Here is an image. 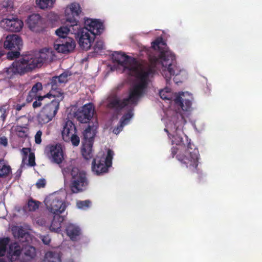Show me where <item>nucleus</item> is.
<instances>
[{"label": "nucleus", "mask_w": 262, "mask_h": 262, "mask_svg": "<svg viewBox=\"0 0 262 262\" xmlns=\"http://www.w3.org/2000/svg\"><path fill=\"white\" fill-rule=\"evenodd\" d=\"M148 59L150 65L144 67L137 61L129 71L130 74L136 76L139 80V82L132 87L129 90L138 100L147 86L149 76L154 74L155 68L157 64H162V75L165 78L167 83L169 82L172 76L177 75L180 72L176 66L174 54L168 50L161 51L158 55L149 54Z\"/></svg>", "instance_id": "obj_1"}, {"label": "nucleus", "mask_w": 262, "mask_h": 262, "mask_svg": "<svg viewBox=\"0 0 262 262\" xmlns=\"http://www.w3.org/2000/svg\"><path fill=\"white\" fill-rule=\"evenodd\" d=\"M52 52L51 49L43 48L34 54L24 55L17 61V74L23 75L41 67L51 57Z\"/></svg>", "instance_id": "obj_2"}, {"label": "nucleus", "mask_w": 262, "mask_h": 262, "mask_svg": "<svg viewBox=\"0 0 262 262\" xmlns=\"http://www.w3.org/2000/svg\"><path fill=\"white\" fill-rule=\"evenodd\" d=\"M32 241L31 234L21 227H17V260L29 261L35 258L36 249L29 245Z\"/></svg>", "instance_id": "obj_3"}, {"label": "nucleus", "mask_w": 262, "mask_h": 262, "mask_svg": "<svg viewBox=\"0 0 262 262\" xmlns=\"http://www.w3.org/2000/svg\"><path fill=\"white\" fill-rule=\"evenodd\" d=\"M62 172L64 177L71 176L70 187L73 193H77L86 189L89 181L86 173L72 165L63 166Z\"/></svg>", "instance_id": "obj_4"}, {"label": "nucleus", "mask_w": 262, "mask_h": 262, "mask_svg": "<svg viewBox=\"0 0 262 262\" xmlns=\"http://www.w3.org/2000/svg\"><path fill=\"white\" fill-rule=\"evenodd\" d=\"M198 149L192 147L189 141L187 143V148L184 153H179L177 156V159L182 164L184 165L190 172L199 173L198 163L199 158Z\"/></svg>", "instance_id": "obj_5"}, {"label": "nucleus", "mask_w": 262, "mask_h": 262, "mask_svg": "<svg viewBox=\"0 0 262 262\" xmlns=\"http://www.w3.org/2000/svg\"><path fill=\"white\" fill-rule=\"evenodd\" d=\"M138 101V100L133 94L129 92L128 96L123 99H120L116 95H110L106 99L105 106L107 109L112 110L116 114H118L129 104L136 105Z\"/></svg>", "instance_id": "obj_6"}, {"label": "nucleus", "mask_w": 262, "mask_h": 262, "mask_svg": "<svg viewBox=\"0 0 262 262\" xmlns=\"http://www.w3.org/2000/svg\"><path fill=\"white\" fill-rule=\"evenodd\" d=\"M58 96H60V99L54 98L40 110L37 116V120L39 124H46L55 117L59 108L60 102L63 99L61 93H59Z\"/></svg>", "instance_id": "obj_7"}, {"label": "nucleus", "mask_w": 262, "mask_h": 262, "mask_svg": "<svg viewBox=\"0 0 262 262\" xmlns=\"http://www.w3.org/2000/svg\"><path fill=\"white\" fill-rule=\"evenodd\" d=\"M73 30V32L72 33L79 37L78 43L80 47L85 50L90 49L96 36L89 32L87 29L80 28L79 26L78 28H75Z\"/></svg>", "instance_id": "obj_8"}, {"label": "nucleus", "mask_w": 262, "mask_h": 262, "mask_svg": "<svg viewBox=\"0 0 262 262\" xmlns=\"http://www.w3.org/2000/svg\"><path fill=\"white\" fill-rule=\"evenodd\" d=\"M81 13V9L79 4L73 3L67 7L65 10V16L67 23L70 24L72 29L78 28V25L79 15Z\"/></svg>", "instance_id": "obj_9"}, {"label": "nucleus", "mask_w": 262, "mask_h": 262, "mask_svg": "<svg viewBox=\"0 0 262 262\" xmlns=\"http://www.w3.org/2000/svg\"><path fill=\"white\" fill-rule=\"evenodd\" d=\"M45 204L47 210L53 214H60L66 209L65 203L58 198L52 195L46 198Z\"/></svg>", "instance_id": "obj_10"}, {"label": "nucleus", "mask_w": 262, "mask_h": 262, "mask_svg": "<svg viewBox=\"0 0 262 262\" xmlns=\"http://www.w3.org/2000/svg\"><path fill=\"white\" fill-rule=\"evenodd\" d=\"M75 42L71 37H59L54 43V48L58 53H67L73 51Z\"/></svg>", "instance_id": "obj_11"}, {"label": "nucleus", "mask_w": 262, "mask_h": 262, "mask_svg": "<svg viewBox=\"0 0 262 262\" xmlns=\"http://www.w3.org/2000/svg\"><path fill=\"white\" fill-rule=\"evenodd\" d=\"M94 113V105L91 103L84 105L80 109H79L75 114V117L77 120L81 123L89 122L92 118Z\"/></svg>", "instance_id": "obj_12"}, {"label": "nucleus", "mask_w": 262, "mask_h": 262, "mask_svg": "<svg viewBox=\"0 0 262 262\" xmlns=\"http://www.w3.org/2000/svg\"><path fill=\"white\" fill-rule=\"evenodd\" d=\"M112 59L114 62L122 67L124 70H127L128 71L137 61L135 58L119 52H115L112 54Z\"/></svg>", "instance_id": "obj_13"}, {"label": "nucleus", "mask_w": 262, "mask_h": 262, "mask_svg": "<svg viewBox=\"0 0 262 262\" xmlns=\"http://www.w3.org/2000/svg\"><path fill=\"white\" fill-rule=\"evenodd\" d=\"M27 25L29 29L33 32L40 33L45 28V21L38 14H33L29 16Z\"/></svg>", "instance_id": "obj_14"}, {"label": "nucleus", "mask_w": 262, "mask_h": 262, "mask_svg": "<svg viewBox=\"0 0 262 262\" xmlns=\"http://www.w3.org/2000/svg\"><path fill=\"white\" fill-rule=\"evenodd\" d=\"M84 26L82 28L87 29L89 32L95 36L100 35L104 30L103 23L99 19L87 18L85 20Z\"/></svg>", "instance_id": "obj_15"}, {"label": "nucleus", "mask_w": 262, "mask_h": 262, "mask_svg": "<svg viewBox=\"0 0 262 262\" xmlns=\"http://www.w3.org/2000/svg\"><path fill=\"white\" fill-rule=\"evenodd\" d=\"M16 45V34L7 35L4 42L0 41V53L4 56L6 50H12Z\"/></svg>", "instance_id": "obj_16"}, {"label": "nucleus", "mask_w": 262, "mask_h": 262, "mask_svg": "<svg viewBox=\"0 0 262 262\" xmlns=\"http://www.w3.org/2000/svg\"><path fill=\"white\" fill-rule=\"evenodd\" d=\"M108 168L100 157L97 156L93 159L92 170L96 175L100 176L107 172Z\"/></svg>", "instance_id": "obj_17"}, {"label": "nucleus", "mask_w": 262, "mask_h": 262, "mask_svg": "<svg viewBox=\"0 0 262 262\" xmlns=\"http://www.w3.org/2000/svg\"><path fill=\"white\" fill-rule=\"evenodd\" d=\"M49 157L52 162L60 164L63 160V153L60 145H51L49 147Z\"/></svg>", "instance_id": "obj_18"}, {"label": "nucleus", "mask_w": 262, "mask_h": 262, "mask_svg": "<svg viewBox=\"0 0 262 262\" xmlns=\"http://www.w3.org/2000/svg\"><path fill=\"white\" fill-rule=\"evenodd\" d=\"M21 154L22 156L21 169L25 167L26 165L30 166L35 165V155L34 153L31 152L30 148H23L21 150Z\"/></svg>", "instance_id": "obj_19"}, {"label": "nucleus", "mask_w": 262, "mask_h": 262, "mask_svg": "<svg viewBox=\"0 0 262 262\" xmlns=\"http://www.w3.org/2000/svg\"><path fill=\"white\" fill-rule=\"evenodd\" d=\"M48 84L51 85V91L48 93L49 94H51V97H53L54 98L60 99V97L58 96L59 93H61V97H63V93L61 92V90L60 88V87L63 85L59 81V79H57V76L52 77Z\"/></svg>", "instance_id": "obj_20"}, {"label": "nucleus", "mask_w": 262, "mask_h": 262, "mask_svg": "<svg viewBox=\"0 0 262 262\" xmlns=\"http://www.w3.org/2000/svg\"><path fill=\"white\" fill-rule=\"evenodd\" d=\"M97 126L94 124L88 125L82 133V143H94V138L97 133Z\"/></svg>", "instance_id": "obj_21"}, {"label": "nucleus", "mask_w": 262, "mask_h": 262, "mask_svg": "<svg viewBox=\"0 0 262 262\" xmlns=\"http://www.w3.org/2000/svg\"><path fill=\"white\" fill-rule=\"evenodd\" d=\"M76 133H77V129L73 122L70 120L66 121L61 133L63 140L68 141L70 137Z\"/></svg>", "instance_id": "obj_22"}, {"label": "nucleus", "mask_w": 262, "mask_h": 262, "mask_svg": "<svg viewBox=\"0 0 262 262\" xmlns=\"http://www.w3.org/2000/svg\"><path fill=\"white\" fill-rule=\"evenodd\" d=\"M16 60L14 61L11 65L7 68L5 72V78L8 80L10 86H14L16 82Z\"/></svg>", "instance_id": "obj_23"}, {"label": "nucleus", "mask_w": 262, "mask_h": 262, "mask_svg": "<svg viewBox=\"0 0 262 262\" xmlns=\"http://www.w3.org/2000/svg\"><path fill=\"white\" fill-rule=\"evenodd\" d=\"M183 96H184V93H182V96L181 95H177L173 100L174 102L183 111H189L191 107L192 102L190 100L184 98Z\"/></svg>", "instance_id": "obj_24"}, {"label": "nucleus", "mask_w": 262, "mask_h": 262, "mask_svg": "<svg viewBox=\"0 0 262 262\" xmlns=\"http://www.w3.org/2000/svg\"><path fill=\"white\" fill-rule=\"evenodd\" d=\"M0 25L5 30L13 32H16V17L15 16H9L3 19L0 21Z\"/></svg>", "instance_id": "obj_25"}, {"label": "nucleus", "mask_w": 262, "mask_h": 262, "mask_svg": "<svg viewBox=\"0 0 262 262\" xmlns=\"http://www.w3.org/2000/svg\"><path fill=\"white\" fill-rule=\"evenodd\" d=\"M66 230L67 235L73 241H77L79 238V236L81 233L80 228L72 224L67 226Z\"/></svg>", "instance_id": "obj_26"}, {"label": "nucleus", "mask_w": 262, "mask_h": 262, "mask_svg": "<svg viewBox=\"0 0 262 262\" xmlns=\"http://www.w3.org/2000/svg\"><path fill=\"white\" fill-rule=\"evenodd\" d=\"M64 216L60 214H55L50 226V230L52 232L59 233L61 231V223L63 222Z\"/></svg>", "instance_id": "obj_27"}, {"label": "nucleus", "mask_w": 262, "mask_h": 262, "mask_svg": "<svg viewBox=\"0 0 262 262\" xmlns=\"http://www.w3.org/2000/svg\"><path fill=\"white\" fill-rule=\"evenodd\" d=\"M62 253L60 251H49L45 253V262H61Z\"/></svg>", "instance_id": "obj_28"}, {"label": "nucleus", "mask_w": 262, "mask_h": 262, "mask_svg": "<svg viewBox=\"0 0 262 262\" xmlns=\"http://www.w3.org/2000/svg\"><path fill=\"white\" fill-rule=\"evenodd\" d=\"M10 241L11 239L9 237H0V257H3L7 254L10 245L14 243L16 244V242L10 244Z\"/></svg>", "instance_id": "obj_29"}, {"label": "nucleus", "mask_w": 262, "mask_h": 262, "mask_svg": "<svg viewBox=\"0 0 262 262\" xmlns=\"http://www.w3.org/2000/svg\"><path fill=\"white\" fill-rule=\"evenodd\" d=\"M16 243L10 245L7 254V258H2L0 262H16Z\"/></svg>", "instance_id": "obj_30"}, {"label": "nucleus", "mask_w": 262, "mask_h": 262, "mask_svg": "<svg viewBox=\"0 0 262 262\" xmlns=\"http://www.w3.org/2000/svg\"><path fill=\"white\" fill-rule=\"evenodd\" d=\"M135 105L129 104L127 106L128 109L127 112L121 118L119 123L123 126L127 125L134 116V107Z\"/></svg>", "instance_id": "obj_31"}, {"label": "nucleus", "mask_w": 262, "mask_h": 262, "mask_svg": "<svg viewBox=\"0 0 262 262\" xmlns=\"http://www.w3.org/2000/svg\"><path fill=\"white\" fill-rule=\"evenodd\" d=\"M93 144L82 143L81 148V153L83 158L86 160H89L93 157L92 147Z\"/></svg>", "instance_id": "obj_32"}, {"label": "nucleus", "mask_w": 262, "mask_h": 262, "mask_svg": "<svg viewBox=\"0 0 262 262\" xmlns=\"http://www.w3.org/2000/svg\"><path fill=\"white\" fill-rule=\"evenodd\" d=\"M68 26H62L56 30V34L59 37H68L67 35L70 32H73L72 27H70V24H67Z\"/></svg>", "instance_id": "obj_33"}, {"label": "nucleus", "mask_w": 262, "mask_h": 262, "mask_svg": "<svg viewBox=\"0 0 262 262\" xmlns=\"http://www.w3.org/2000/svg\"><path fill=\"white\" fill-rule=\"evenodd\" d=\"M11 171L10 166L6 165L3 159H0V177L7 176Z\"/></svg>", "instance_id": "obj_34"}, {"label": "nucleus", "mask_w": 262, "mask_h": 262, "mask_svg": "<svg viewBox=\"0 0 262 262\" xmlns=\"http://www.w3.org/2000/svg\"><path fill=\"white\" fill-rule=\"evenodd\" d=\"M177 123L174 124V127L176 128V135H171V139L172 144H176L177 145L183 144V138L178 135V131L180 130L179 126L177 125Z\"/></svg>", "instance_id": "obj_35"}, {"label": "nucleus", "mask_w": 262, "mask_h": 262, "mask_svg": "<svg viewBox=\"0 0 262 262\" xmlns=\"http://www.w3.org/2000/svg\"><path fill=\"white\" fill-rule=\"evenodd\" d=\"M40 204V202L30 198L28 200L27 204V209L29 211H34L39 208Z\"/></svg>", "instance_id": "obj_36"}, {"label": "nucleus", "mask_w": 262, "mask_h": 262, "mask_svg": "<svg viewBox=\"0 0 262 262\" xmlns=\"http://www.w3.org/2000/svg\"><path fill=\"white\" fill-rule=\"evenodd\" d=\"M55 0H36L37 5L41 9L52 7Z\"/></svg>", "instance_id": "obj_37"}, {"label": "nucleus", "mask_w": 262, "mask_h": 262, "mask_svg": "<svg viewBox=\"0 0 262 262\" xmlns=\"http://www.w3.org/2000/svg\"><path fill=\"white\" fill-rule=\"evenodd\" d=\"M114 156V152L112 150L108 149L107 152V155L105 157L104 156L100 157V158L104 161L108 167L112 165V159Z\"/></svg>", "instance_id": "obj_38"}, {"label": "nucleus", "mask_w": 262, "mask_h": 262, "mask_svg": "<svg viewBox=\"0 0 262 262\" xmlns=\"http://www.w3.org/2000/svg\"><path fill=\"white\" fill-rule=\"evenodd\" d=\"M51 94H47L43 96H39L36 97V100L33 102L32 106L33 108H36L42 105L41 101L46 98H50Z\"/></svg>", "instance_id": "obj_39"}, {"label": "nucleus", "mask_w": 262, "mask_h": 262, "mask_svg": "<svg viewBox=\"0 0 262 262\" xmlns=\"http://www.w3.org/2000/svg\"><path fill=\"white\" fill-rule=\"evenodd\" d=\"M42 85L41 82H37L32 86L31 91L29 92V96L30 97L35 96L36 93L41 90Z\"/></svg>", "instance_id": "obj_40"}, {"label": "nucleus", "mask_w": 262, "mask_h": 262, "mask_svg": "<svg viewBox=\"0 0 262 262\" xmlns=\"http://www.w3.org/2000/svg\"><path fill=\"white\" fill-rule=\"evenodd\" d=\"M8 112L6 110V106L0 107V124L2 126L4 124Z\"/></svg>", "instance_id": "obj_41"}, {"label": "nucleus", "mask_w": 262, "mask_h": 262, "mask_svg": "<svg viewBox=\"0 0 262 262\" xmlns=\"http://www.w3.org/2000/svg\"><path fill=\"white\" fill-rule=\"evenodd\" d=\"M160 97L163 100H170L171 99L170 92L168 88L162 90L159 92Z\"/></svg>", "instance_id": "obj_42"}, {"label": "nucleus", "mask_w": 262, "mask_h": 262, "mask_svg": "<svg viewBox=\"0 0 262 262\" xmlns=\"http://www.w3.org/2000/svg\"><path fill=\"white\" fill-rule=\"evenodd\" d=\"M67 142H71L72 145L74 146H77L80 143L79 137L77 135L76 133L73 134L72 136L70 137L68 141H65Z\"/></svg>", "instance_id": "obj_43"}, {"label": "nucleus", "mask_w": 262, "mask_h": 262, "mask_svg": "<svg viewBox=\"0 0 262 262\" xmlns=\"http://www.w3.org/2000/svg\"><path fill=\"white\" fill-rule=\"evenodd\" d=\"M91 202L89 200L79 201L77 202V206L79 209H85L89 208Z\"/></svg>", "instance_id": "obj_44"}, {"label": "nucleus", "mask_w": 262, "mask_h": 262, "mask_svg": "<svg viewBox=\"0 0 262 262\" xmlns=\"http://www.w3.org/2000/svg\"><path fill=\"white\" fill-rule=\"evenodd\" d=\"M71 75L68 72H64L61 74L59 76H57V79H59V81L63 85L68 81V77Z\"/></svg>", "instance_id": "obj_45"}, {"label": "nucleus", "mask_w": 262, "mask_h": 262, "mask_svg": "<svg viewBox=\"0 0 262 262\" xmlns=\"http://www.w3.org/2000/svg\"><path fill=\"white\" fill-rule=\"evenodd\" d=\"M3 7L7 9V11L11 12L13 9V2L12 0H5L3 3Z\"/></svg>", "instance_id": "obj_46"}, {"label": "nucleus", "mask_w": 262, "mask_h": 262, "mask_svg": "<svg viewBox=\"0 0 262 262\" xmlns=\"http://www.w3.org/2000/svg\"><path fill=\"white\" fill-rule=\"evenodd\" d=\"M160 45H165V42L162 39H157L151 43V47L155 50H160Z\"/></svg>", "instance_id": "obj_47"}, {"label": "nucleus", "mask_w": 262, "mask_h": 262, "mask_svg": "<svg viewBox=\"0 0 262 262\" xmlns=\"http://www.w3.org/2000/svg\"><path fill=\"white\" fill-rule=\"evenodd\" d=\"M104 42L102 40H98L96 42L94 49L95 51L102 50L104 48Z\"/></svg>", "instance_id": "obj_48"}, {"label": "nucleus", "mask_w": 262, "mask_h": 262, "mask_svg": "<svg viewBox=\"0 0 262 262\" xmlns=\"http://www.w3.org/2000/svg\"><path fill=\"white\" fill-rule=\"evenodd\" d=\"M22 46L23 40L19 36L17 35V61L23 56H20V52L19 51L20 50V47Z\"/></svg>", "instance_id": "obj_49"}, {"label": "nucleus", "mask_w": 262, "mask_h": 262, "mask_svg": "<svg viewBox=\"0 0 262 262\" xmlns=\"http://www.w3.org/2000/svg\"><path fill=\"white\" fill-rule=\"evenodd\" d=\"M39 237L44 244L47 245L50 244L51 242V238L49 235H41Z\"/></svg>", "instance_id": "obj_50"}, {"label": "nucleus", "mask_w": 262, "mask_h": 262, "mask_svg": "<svg viewBox=\"0 0 262 262\" xmlns=\"http://www.w3.org/2000/svg\"><path fill=\"white\" fill-rule=\"evenodd\" d=\"M46 185V181L45 179H40L36 183V187L38 188H43Z\"/></svg>", "instance_id": "obj_51"}, {"label": "nucleus", "mask_w": 262, "mask_h": 262, "mask_svg": "<svg viewBox=\"0 0 262 262\" xmlns=\"http://www.w3.org/2000/svg\"><path fill=\"white\" fill-rule=\"evenodd\" d=\"M7 58L9 60L16 58V51H9L7 54Z\"/></svg>", "instance_id": "obj_52"}, {"label": "nucleus", "mask_w": 262, "mask_h": 262, "mask_svg": "<svg viewBox=\"0 0 262 262\" xmlns=\"http://www.w3.org/2000/svg\"><path fill=\"white\" fill-rule=\"evenodd\" d=\"M42 132L40 130H38L35 136V141L36 144H40L41 142Z\"/></svg>", "instance_id": "obj_53"}, {"label": "nucleus", "mask_w": 262, "mask_h": 262, "mask_svg": "<svg viewBox=\"0 0 262 262\" xmlns=\"http://www.w3.org/2000/svg\"><path fill=\"white\" fill-rule=\"evenodd\" d=\"M124 126H123L121 123H119V124L114 128L113 133L116 135L119 134V133L123 129Z\"/></svg>", "instance_id": "obj_54"}, {"label": "nucleus", "mask_w": 262, "mask_h": 262, "mask_svg": "<svg viewBox=\"0 0 262 262\" xmlns=\"http://www.w3.org/2000/svg\"><path fill=\"white\" fill-rule=\"evenodd\" d=\"M0 145L6 146L8 145V140L5 137H2L0 138Z\"/></svg>", "instance_id": "obj_55"}, {"label": "nucleus", "mask_w": 262, "mask_h": 262, "mask_svg": "<svg viewBox=\"0 0 262 262\" xmlns=\"http://www.w3.org/2000/svg\"><path fill=\"white\" fill-rule=\"evenodd\" d=\"M17 32H19L20 30H21L24 26L23 21L21 20H19L17 18Z\"/></svg>", "instance_id": "obj_56"}, {"label": "nucleus", "mask_w": 262, "mask_h": 262, "mask_svg": "<svg viewBox=\"0 0 262 262\" xmlns=\"http://www.w3.org/2000/svg\"><path fill=\"white\" fill-rule=\"evenodd\" d=\"M171 155L172 157H174V156L176 155V154L178 152V148L176 147H172L171 148Z\"/></svg>", "instance_id": "obj_57"}, {"label": "nucleus", "mask_w": 262, "mask_h": 262, "mask_svg": "<svg viewBox=\"0 0 262 262\" xmlns=\"http://www.w3.org/2000/svg\"><path fill=\"white\" fill-rule=\"evenodd\" d=\"M11 230L14 237L15 238L16 237V226H12Z\"/></svg>", "instance_id": "obj_58"}, {"label": "nucleus", "mask_w": 262, "mask_h": 262, "mask_svg": "<svg viewBox=\"0 0 262 262\" xmlns=\"http://www.w3.org/2000/svg\"><path fill=\"white\" fill-rule=\"evenodd\" d=\"M24 136H27L25 132L17 130V136L23 137Z\"/></svg>", "instance_id": "obj_59"}, {"label": "nucleus", "mask_w": 262, "mask_h": 262, "mask_svg": "<svg viewBox=\"0 0 262 262\" xmlns=\"http://www.w3.org/2000/svg\"><path fill=\"white\" fill-rule=\"evenodd\" d=\"M164 131H165V132H166L167 133V134H168V136L169 138L170 139H171V136L172 135H171V134H170L169 133V132H168V129H166V128H165V129H164Z\"/></svg>", "instance_id": "obj_60"}, {"label": "nucleus", "mask_w": 262, "mask_h": 262, "mask_svg": "<svg viewBox=\"0 0 262 262\" xmlns=\"http://www.w3.org/2000/svg\"><path fill=\"white\" fill-rule=\"evenodd\" d=\"M21 106H22V105H19L18 104H17V111L21 110Z\"/></svg>", "instance_id": "obj_61"}, {"label": "nucleus", "mask_w": 262, "mask_h": 262, "mask_svg": "<svg viewBox=\"0 0 262 262\" xmlns=\"http://www.w3.org/2000/svg\"><path fill=\"white\" fill-rule=\"evenodd\" d=\"M181 121H182L184 119V117L182 115H181Z\"/></svg>", "instance_id": "obj_62"}, {"label": "nucleus", "mask_w": 262, "mask_h": 262, "mask_svg": "<svg viewBox=\"0 0 262 262\" xmlns=\"http://www.w3.org/2000/svg\"><path fill=\"white\" fill-rule=\"evenodd\" d=\"M3 55L0 53V58H1V57H2Z\"/></svg>", "instance_id": "obj_63"}]
</instances>
